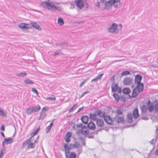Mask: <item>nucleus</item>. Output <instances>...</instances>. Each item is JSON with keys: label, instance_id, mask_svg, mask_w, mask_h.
<instances>
[{"label": "nucleus", "instance_id": "f257e3e1", "mask_svg": "<svg viewBox=\"0 0 158 158\" xmlns=\"http://www.w3.org/2000/svg\"><path fill=\"white\" fill-rule=\"evenodd\" d=\"M142 78V77L140 75L138 74L135 76V83L137 84V85L133 90L131 97L133 98L136 97L138 94L143 91L144 85L143 83H140Z\"/></svg>", "mask_w": 158, "mask_h": 158}, {"label": "nucleus", "instance_id": "f03ea898", "mask_svg": "<svg viewBox=\"0 0 158 158\" xmlns=\"http://www.w3.org/2000/svg\"><path fill=\"white\" fill-rule=\"evenodd\" d=\"M41 5L43 7L46 8L49 10L51 9L52 11L56 10L58 11H60L61 10L60 6L56 5L53 2L45 1L42 2Z\"/></svg>", "mask_w": 158, "mask_h": 158}, {"label": "nucleus", "instance_id": "7ed1b4c3", "mask_svg": "<svg viewBox=\"0 0 158 158\" xmlns=\"http://www.w3.org/2000/svg\"><path fill=\"white\" fill-rule=\"evenodd\" d=\"M102 113L101 111L99 109H97L95 111L94 113H90L89 114V118L90 120L93 121H96L97 118V116H98L101 117L102 114Z\"/></svg>", "mask_w": 158, "mask_h": 158}, {"label": "nucleus", "instance_id": "20e7f679", "mask_svg": "<svg viewBox=\"0 0 158 158\" xmlns=\"http://www.w3.org/2000/svg\"><path fill=\"white\" fill-rule=\"evenodd\" d=\"M101 118H104L105 121L109 125L113 124V121L109 116L106 115L105 113L104 112H102Z\"/></svg>", "mask_w": 158, "mask_h": 158}, {"label": "nucleus", "instance_id": "39448f33", "mask_svg": "<svg viewBox=\"0 0 158 158\" xmlns=\"http://www.w3.org/2000/svg\"><path fill=\"white\" fill-rule=\"evenodd\" d=\"M117 24L113 23L109 28L108 32L111 33H117L119 32V30L117 29Z\"/></svg>", "mask_w": 158, "mask_h": 158}, {"label": "nucleus", "instance_id": "423d86ee", "mask_svg": "<svg viewBox=\"0 0 158 158\" xmlns=\"http://www.w3.org/2000/svg\"><path fill=\"white\" fill-rule=\"evenodd\" d=\"M75 2L77 6L80 9H82L84 6L83 0H75Z\"/></svg>", "mask_w": 158, "mask_h": 158}, {"label": "nucleus", "instance_id": "0eeeda50", "mask_svg": "<svg viewBox=\"0 0 158 158\" xmlns=\"http://www.w3.org/2000/svg\"><path fill=\"white\" fill-rule=\"evenodd\" d=\"M113 120L118 123H124L125 121L123 117H119L118 115H116V116L114 118Z\"/></svg>", "mask_w": 158, "mask_h": 158}, {"label": "nucleus", "instance_id": "6e6552de", "mask_svg": "<svg viewBox=\"0 0 158 158\" xmlns=\"http://www.w3.org/2000/svg\"><path fill=\"white\" fill-rule=\"evenodd\" d=\"M133 79L131 77H126L123 80V83L126 85H128L132 83Z\"/></svg>", "mask_w": 158, "mask_h": 158}, {"label": "nucleus", "instance_id": "1a4fd4ad", "mask_svg": "<svg viewBox=\"0 0 158 158\" xmlns=\"http://www.w3.org/2000/svg\"><path fill=\"white\" fill-rule=\"evenodd\" d=\"M116 2H115L112 0H110L106 2L105 3V6L104 7L105 9H107L110 6H111Z\"/></svg>", "mask_w": 158, "mask_h": 158}, {"label": "nucleus", "instance_id": "9d476101", "mask_svg": "<svg viewBox=\"0 0 158 158\" xmlns=\"http://www.w3.org/2000/svg\"><path fill=\"white\" fill-rule=\"evenodd\" d=\"M97 125L100 127H103L104 125V121L101 118H98L96 121Z\"/></svg>", "mask_w": 158, "mask_h": 158}, {"label": "nucleus", "instance_id": "9b49d317", "mask_svg": "<svg viewBox=\"0 0 158 158\" xmlns=\"http://www.w3.org/2000/svg\"><path fill=\"white\" fill-rule=\"evenodd\" d=\"M72 136V134L70 132H68L65 135L64 139L67 143H69L70 141V138Z\"/></svg>", "mask_w": 158, "mask_h": 158}, {"label": "nucleus", "instance_id": "f8f14e48", "mask_svg": "<svg viewBox=\"0 0 158 158\" xmlns=\"http://www.w3.org/2000/svg\"><path fill=\"white\" fill-rule=\"evenodd\" d=\"M118 85L117 84H115V82H113L111 85V89L112 92H116L118 88Z\"/></svg>", "mask_w": 158, "mask_h": 158}, {"label": "nucleus", "instance_id": "ddd939ff", "mask_svg": "<svg viewBox=\"0 0 158 158\" xmlns=\"http://www.w3.org/2000/svg\"><path fill=\"white\" fill-rule=\"evenodd\" d=\"M29 25L28 24H26L25 23H21L19 26V27L20 29L23 30L26 29L27 28H29L30 27H29Z\"/></svg>", "mask_w": 158, "mask_h": 158}, {"label": "nucleus", "instance_id": "4468645a", "mask_svg": "<svg viewBox=\"0 0 158 158\" xmlns=\"http://www.w3.org/2000/svg\"><path fill=\"white\" fill-rule=\"evenodd\" d=\"M65 152V155L66 158H69V156L68 155L70 153V149L67 148V144H65L64 146Z\"/></svg>", "mask_w": 158, "mask_h": 158}, {"label": "nucleus", "instance_id": "2eb2a0df", "mask_svg": "<svg viewBox=\"0 0 158 158\" xmlns=\"http://www.w3.org/2000/svg\"><path fill=\"white\" fill-rule=\"evenodd\" d=\"M87 127L91 130H94L96 128V126L93 122H91L88 124Z\"/></svg>", "mask_w": 158, "mask_h": 158}, {"label": "nucleus", "instance_id": "dca6fc26", "mask_svg": "<svg viewBox=\"0 0 158 158\" xmlns=\"http://www.w3.org/2000/svg\"><path fill=\"white\" fill-rule=\"evenodd\" d=\"M133 114L134 118L136 119L139 116V114L138 112V108H135L133 111Z\"/></svg>", "mask_w": 158, "mask_h": 158}, {"label": "nucleus", "instance_id": "f3484780", "mask_svg": "<svg viewBox=\"0 0 158 158\" xmlns=\"http://www.w3.org/2000/svg\"><path fill=\"white\" fill-rule=\"evenodd\" d=\"M82 122L84 124H87L89 120L88 117L86 115H83L81 118Z\"/></svg>", "mask_w": 158, "mask_h": 158}, {"label": "nucleus", "instance_id": "a211bd4d", "mask_svg": "<svg viewBox=\"0 0 158 158\" xmlns=\"http://www.w3.org/2000/svg\"><path fill=\"white\" fill-rule=\"evenodd\" d=\"M54 119H53L51 123H50V125L47 127L46 129V133H48L50 132L52 126L53 125V121Z\"/></svg>", "mask_w": 158, "mask_h": 158}, {"label": "nucleus", "instance_id": "6ab92c4d", "mask_svg": "<svg viewBox=\"0 0 158 158\" xmlns=\"http://www.w3.org/2000/svg\"><path fill=\"white\" fill-rule=\"evenodd\" d=\"M127 121L129 123H131L132 121V116L131 113H128L127 115Z\"/></svg>", "mask_w": 158, "mask_h": 158}, {"label": "nucleus", "instance_id": "aec40b11", "mask_svg": "<svg viewBox=\"0 0 158 158\" xmlns=\"http://www.w3.org/2000/svg\"><path fill=\"white\" fill-rule=\"evenodd\" d=\"M4 142H6V144H10L13 142V139L11 137L8 138V139H5Z\"/></svg>", "mask_w": 158, "mask_h": 158}, {"label": "nucleus", "instance_id": "412c9836", "mask_svg": "<svg viewBox=\"0 0 158 158\" xmlns=\"http://www.w3.org/2000/svg\"><path fill=\"white\" fill-rule=\"evenodd\" d=\"M46 116V113L44 112L41 111L40 114V116L37 118L38 120L43 119Z\"/></svg>", "mask_w": 158, "mask_h": 158}, {"label": "nucleus", "instance_id": "4be33fe9", "mask_svg": "<svg viewBox=\"0 0 158 158\" xmlns=\"http://www.w3.org/2000/svg\"><path fill=\"white\" fill-rule=\"evenodd\" d=\"M123 92L124 94H127L130 93L131 90L129 88L126 87L123 89Z\"/></svg>", "mask_w": 158, "mask_h": 158}, {"label": "nucleus", "instance_id": "5701e85b", "mask_svg": "<svg viewBox=\"0 0 158 158\" xmlns=\"http://www.w3.org/2000/svg\"><path fill=\"white\" fill-rule=\"evenodd\" d=\"M33 111L34 112H37L40 109V106L39 105L35 106L34 107H32Z\"/></svg>", "mask_w": 158, "mask_h": 158}, {"label": "nucleus", "instance_id": "b1692460", "mask_svg": "<svg viewBox=\"0 0 158 158\" xmlns=\"http://www.w3.org/2000/svg\"><path fill=\"white\" fill-rule=\"evenodd\" d=\"M31 26L37 29H39L40 28L39 25L35 22H32L30 23Z\"/></svg>", "mask_w": 158, "mask_h": 158}, {"label": "nucleus", "instance_id": "393cba45", "mask_svg": "<svg viewBox=\"0 0 158 158\" xmlns=\"http://www.w3.org/2000/svg\"><path fill=\"white\" fill-rule=\"evenodd\" d=\"M0 116H3L5 117H7L6 112L3 111L2 109L0 108Z\"/></svg>", "mask_w": 158, "mask_h": 158}, {"label": "nucleus", "instance_id": "a878e982", "mask_svg": "<svg viewBox=\"0 0 158 158\" xmlns=\"http://www.w3.org/2000/svg\"><path fill=\"white\" fill-rule=\"evenodd\" d=\"M32 107H30L28 108L26 110V113L28 114H31L32 113H33Z\"/></svg>", "mask_w": 158, "mask_h": 158}, {"label": "nucleus", "instance_id": "bb28decb", "mask_svg": "<svg viewBox=\"0 0 158 158\" xmlns=\"http://www.w3.org/2000/svg\"><path fill=\"white\" fill-rule=\"evenodd\" d=\"M24 82L25 84H33L34 82L32 80L29 79H26L24 81Z\"/></svg>", "mask_w": 158, "mask_h": 158}, {"label": "nucleus", "instance_id": "cd10ccee", "mask_svg": "<svg viewBox=\"0 0 158 158\" xmlns=\"http://www.w3.org/2000/svg\"><path fill=\"white\" fill-rule=\"evenodd\" d=\"M140 109L142 113H145L146 112L147 109V106L145 105H143L141 106L140 107Z\"/></svg>", "mask_w": 158, "mask_h": 158}, {"label": "nucleus", "instance_id": "c85d7f7f", "mask_svg": "<svg viewBox=\"0 0 158 158\" xmlns=\"http://www.w3.org/2000/svg\"><path fill=\"white\" fill-rule=\"evenodd\" d=\"M6 152V150L5 148H3L0 151V158H2V156H4Z\"/></svg>", "mask_w": 158, "mask_h": 158}, {"label": "nucleus", "instance_id": "c756f323", "mask_svg": "<svg viewBox=\"0 0 158 158\" xmlns=\"http://www.w3.org/2000/svg\"><path fill=\"white\" fill-rule=\"evenodd\" d=\"M113 96L117 102H118L119 101L120 99V97L117 94L115 93L113 94Z\"/></svg>", "mask_w": 158, "mask_h": 158}, {"label": "nucleus", "instance_id": "7c9ffc66", "mask_svg": "<svg viewBox=\"0 0 158 158\" xmlns=\"http://www.w3.org/2000/svg\"><path fill=\"white\" fill-rule=\"evenodd\" d=\"M154 109V106L153 105L152 103H151V104L150 106H148V109L150 111V112H152Z\"/></svg>", "mask_w": 158, "mask_h": 158}, {"label": "nucleus", "instance_id": "2f4dec72", "mask_svg": "<svg viewBox=\"0 0 158 158\" xmlns=\"http://www.w3.org/2000/svg\"><path fill=\"white\" fill-rule=\"evenodd\" d=\"M16 76L19 77H23L27 75V73L25 72H22L18 73H17Z\"/></svg>", "mask_w": 158, "mask_h": 158}, {"label": "nucleus", "instance_id": "473e14b6", "mask_svg": "<svg viewBox=\"0 0 158 158\" xmlns=\"http://www.w3.org/2000/svg\"><path fill=\"white\" fill-rule=\"evenodd\" d=\"M58 23L60 25H62L64 24V22L63 19L61 18H59L58 20Z\"/></svg>", "mask_w": 158, "mask_h": 158}, {"label": "nucleus", "instance_id": "72a5a7b5", "mask_svg": "<svg viewBox=\"0 0 158 158\" xmlns=\"http://www.w3.org/2000/svg\"><path fill=\"white\" fill-rule=\"evenodd\" d=\"M76 154L74 152H71L69 158H76Z\"/></svg>", "mask_w": 158, "mask_h": 158}, {"label": "nucleus", "instance_id": "f704fd0d", "mask_svg": "<svg viewBox=\"0 0 158 158\" xmlns=\"http://www.w3.org/2000/svg\"><path fill=\"white\" fill-rule=\"evenodd\" d=\"M130 72L128 71H124L122 72L121 75L122 76H125L130 74Z\"/></svg>", "mask_w": 158, "mask_h": 158}, {"label": "nucleus", "instance_id": "c9c22d12", "mask_svg": "<svg viewBox=\"0 0 158 158\" xmlns=\"http://www.w3.org/2000/svg\"><path fill=\"white\" fill-rule=\"evenodd\" d=\"M35 146V145L34 144V143H28V146L27 147V149H29L30 148H34Z\"/></svg>", "mask_w": 158, "mask_h": 158}, {"label": "nucleus", "instance_id": "e433bc0d", "mask_svg": "<svg viewBox=\"0 0 158 158\" xmlns=\"http://www.w3.org/2000/svg\"><path fill=\"white\" fill-rule=\"evenodd\" d=\"M89 79V78H87L86 79H84L83 81L81 82L80 83V85H79V86L80 87L82 86L84 84H85Z\"/></svg>", "mask_w": 158, "mask_h": 158}, {"label": "nucleus", "instance_id": "4c0bfd02", "mask_svg": "<svg viewBox=\"0 0 158 158\" xmlns=\"http://www.w3.org/2000/svg\"><path fill=\"white\" fill-rule=\"evenodd\" d=\"M154 109L155 111L156 112L158 111V101H157L155 103L154 105Z\"/></svg>", "mask_w": 158, "mask_h": 158}, {"label": "nucleus", "instance_id": "58836bf2", "mask_svg": "<svg viewBox=\"0 0 158 158\" xmlns=\"http://www.w3.org/2000/svg\"><path fill=\"white\" fill-rule=\"evenodd\" d=\"M60 53L61 54H63L62 53L60 52V49L57 50L56 51H55L54 52V53L53 55V56H56L57 55L59 54Z\"/></svg>", "mask_w": 158, "mask_h": 158}, {"label": "nucleus", "instance_id": "ea45409f", "mask_svg": "<svg viewBox=\"0 0 158 158\" xmlns=\"http://www.w3.org/2000/svg\"><path fill=\"white\" fill-rule=\"evenodd\" d=\"M157 139V136H156L155 139H152L149 142L150 143L152 144H154L156 143V140Z\"/></svg>", "mask_w": 158, "mask_h": 158}, {"label": "nucleus", "instance_id": "a19ab883", "mask_svg": "<svg viewBox=\"0 0 158 158\" xmlns=\"http://www.w3.org/2000/svg\"><path fill=\"white\" fill-rule=\"evenodd\" d=\"M81 133L83 135H86L89 134V132L86 130L84 131L81 130Z\"/></svg>", "mask_w": 158, "mask_h": 158}, {"label": "nucleus", "instance_id": "79ce46f5", "mask_svg": "<svg viewBox=\"0 0 158 158\" xmlns=\"http://www.w3.org/2000/svg\"><path fill=\"white\" fill-rule=\"evenodd\" d=\"M29 143L27 141V140L23 143L22 144V148H24L26 146H27Z\"/></svg>", "mask_w": 158, "mask_h": 158}, {"label": "nucleus", "instance_id": "37998d69", "mask_svg": "<svg viewBox=\"0 0 158 158\" xmlns=\"http://www.w3.org/2000/svg\"><path fill=\"white\" fill-rule=\"evenodd\" d=\"M47 99L50 101L55 100H56V97L54 96L52 97H50L47 98Z\"/></svg>", "mask_w": 158, "mask_h": 158}, {"label": "nucleus", "instance_id": "c03bdc74", "mask_svg": "<svg viewBox=\"0 0 158 158\" xmlns=\"http://www.w3.org/2000/svg\"><path fill=\"white\" fill-rule=\"evenodd\" d=\"M117 114L116 115H118L120 114H122V111L120 109H118L117 110Z\"/></svg>", "mask_w": 158, "mask_h": 158}, {"label": "nucleus", "instance_id": "a18cd8bd", "mask_svg": "<svg viewBox=\"0 0 158 158\" xmlns=\"http://www.w3.org/2000/svg\"><path fill=\"white\" fill-rule=\"evenodd\" d=\"M74 148H78L80 146V144L77 142H76L73 144Z\"/></svg>", "mask_w": 158, "mask_h": 158}, {"label": "nucleus", "instance_id": "49530a36", "mask_svg": "<svg viewBox=\"0 0 158 158\" xmlns=\"http://www.w3.org/2000/svg\"><path fill=\"white\" fill-rule=\"evenodd\" d=\"M31 91L35 93L36 94L38 95V93L35 88H32L31 89Z\"/></svg>", "mask_w": 158, "mask_h": 158}, {"label": "nucleus", "instance_id": "de8ad7c7", "mask_svg": "<svg viewBox=\"0 0 158 158\" xmlns=\"http://www.w3.org/2000/svg\"><path fill=\"white\" fill-rule=\"evenodd\" d=\"M80 139L82 141V145H83L84 146L85 145V141L84 139V138H82V137H80Z\"/></svg>", "mask_w": 158, "mask_h": 158}, {"label": "nucleus", "instance_id": "09e8293b", "mask_svg": "<svg viewBox=\"0 0 158 158\" xmlns=\"http://www.w3.org/2000/svg\"><path fill=\"white\" fill-rule=\"evenodd\" d=\"M103 75V73H102L98 75L96 77L97 79L98 80H100L102 77V76Z\"/></svg>", "mask_w": 158, "mask_h": 158}, {"label": "nucleus", "instance_id": "8fccbe9b", "mask_svg": "<svg viewBox=\"0 0 158 158\" xmlns=\"http://www.w3.org/2000/svg\"><path fill=\"white\" fill-rule=\"evenodd\" d=\"M67 44V43H66L61 42L59 43H56V45L57 46H61V45H63V44Z\"/></svg>", "mask_w": 158, "mask_h": 158}, {"label": "nucleus", "instance_id": "3c124183", "mask_svg": "<svg viewBox=\"0 0 158 158\" xmlns=\"http://www.w3.org/2000/svg\"><path fill=\"white\" fill-rule=\"evenodd\" d=\"M73 144L72 143L70 144L68 146L67 145V148L70 150L72 149L73 148H74Z\"/></svg>", "mask_w": 158, "mask_h": 158}, {"label": "nucleus", "instance_id": "603ef678", "mask_svg": "<svg viewBox=\"0 0 158 158\" xmlns=\"http://www.w3.org/2000/svg\"><path fill=\"white\" fill-rule=\"evenodd\" d=\"M49 109V108L48 107H45L41 109V111L44 112V111H48Z\"/></svg>", "mask_w": 158, "mask_h": 158}, {"label": "nucleus", "instance_id": "864d4df0", "mask_svg": "<svg viewBox=\"0 0 158 158\" xmlns=\"http://www.w3.org/2000/svg\"><path fill=\"white\" fill-rule=\"evenodd\" d=\"M40 130V127H38L36 130L34 132L35 133V134L36 135L38 134V132Z\"/></svg>", "mask_w": 158, "mask_h": 158}, {"label": "nucleus", "instance_id": "5fc2aeb1", "mask_svg": "<svg viewBox=\"0 0 158 158\" xmlns=\"http://www.w3.org/2000/svg\"><path fill=\"white\" fill-rule=\"evenodd\" d=\"M114 79H115V75H114L111 77V79H110V81H111L113 83V82H114Z\"/></svg>", "mask_w": 158, "mask_h": 158}, {"label": "nucleus", "instance_id": "6e6d98bb", "mask_svg": "<svg viewBox=\"0 0 158 158\" xmlns=\"http://www.w3.org/2000/svg\"><path fill=\"white\" fill-rule=\"evenodd\" d=\"M89 93V91L88 90H86V91H85L82 93L81 95V97H82L83 96H84L85 94H86Z\"/></svg>", "mask_w": 158, "mask_h": 158}, {"label": "nucleus", "instance_id": "4d7b16f0", "mask_svg": "<svg viewBox=\"0 0 158 158\" xmlns=\"http://www.w3.org/2000/svg\"><path fill=\"white\" fill-rule=\"evenodd\" d=\"M120 100L123 102H124L126 100V98L123 96H122L120 98Z\"/></svg>", "mask_w": 158, "mask_h": 158}, {"label": "nucleus", "instance_id": "13d9d810", "mask_svg": "<svg viewBox=\"0 0 158 158\" xmlns=\"http://www.w3.org/2000/svg\"><path fill=\"white\" fill-rule=\"evenodd\" d=\"M140 119L143 120H147L148 119V118L147 116H145L144 117H141Z\"/></svg>", "mask_w": 158, "mask_h": 158}, {"label": "nucleus", "instance_id": "bf43d9fd", "mask_svg": "<svg viewBox=\"0 0 158 158\" xmlns=\"http://www.w3.org/2000/svg\"><path fill=\"white\" fill-rule=\"evenodd\" d=\"M82 151V148L81 147L77 149V152L78 154L80 153Z\"/></svg>", "mask_w": 158, "mask_h": 158}, {"label": "nucleus", "instance_id": "052dcab7", "mask_svg": "<svg viewBox=\"0 0 158 158\" xmlns=\"http://www.w3.org/2000/svg\"><path fill=\"white\" fill-rule=\"evenodd\" d=\"M1 129L3 131H4L5 130V127L4 125H2L1 127Z\"/></svg>", "mask_w": 158, "mask_h": 158}, {"label": "nucleus", "instance_id": "680f3d73", "mask_svg": "<svg viewBox=\"0 0 158 158\" xmlns=\"http://www.w3.org/2000/svg\"><path fill=\"white\" fill-rule=\"evenodd\" d=\"M87 137L89 139L93 138H94V136L93 135H88Z\"/></svg>", "mask_w": 158, "mask_h": 158}, {"label": "nucleus", "instance_id": "e2e57ef3", "mask_svg": "<svg viewBox=\"0 0 158 158\" xmlns=\"http://www.w3.org/2000/svg\"><path fill=\"white\" fill-rule=\"evenodd\" d=\"M98 80L97 79V78L96 77L95 78H94L91 81V82H97Z\"/></svg>", "mask_w": 158, "mask_h": 158}, {"label": "nucleus", "instance_id": "0e129e2a", "mask_svg": "<svg viewBox=\"0 0 158 158\" xmlns=\"http://www.w3.org/2000/svg\"><path fill=\"white\" fill-rule=\"evenodd\" d=\"M32 137H32V136H31V137L30 138L27 139V141L29 143H30L31 141V139Z\"/></svg>", "mask_w": 158, "mask_h": 158}, {"label": "nucleus", "instance_id": "69168bd1", "mask_svg": "<svg viewBox=\"0 0 158 158\" xmlns=\"http://www.w3.org/2000/svg\"><path fill=\"white\" fill-rule=\"evenodd\" d=\"M5 144H6V142H4V140L2 142V146H3V148H5Z\"/></svg>", "mask_w": 158, "mask_h": 158}, {"label": "nucleus", "instance_id": "338daca9", "mask_svg": "<svg viewBox=\"0 0 158 158\" xmlns=\"http://www.w3.org/2000/svg\"><path fill=\"white\" fill-rule=\"evenodd\" d=\"M150 104H151V102H150V100H149L148 101V102H147V105L148 106H150Z\"/></svg>", "mask_w": 158, "mask_h": 158}, {"label": "nucleus", "instance_id": "774afa93", "mask_svg": "<svg viewBox=\"0 0 158 158\" xmlns=\"http://www.w3.org/2000/svg\"><path fill=\"white\" fill-rule=\"evenodd\" d=\"M100 2H97V3H96V5L98 7H100Z\"/></svg>", "mask_w": 158, "mask_h": 158}]
</instances>
